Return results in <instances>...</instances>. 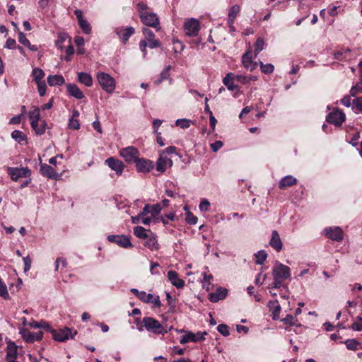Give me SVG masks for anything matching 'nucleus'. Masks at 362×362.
<instances>
[{
  "label": "nucleus",
  "instance_id": "nucleus-1",
  "mask_svg": "<svg viewBox=\"0 0 362 362\" xmlns=\"http://www.w3.org/2000/svg\"><path fill=\"white\" fill-rule=\"evenodd\" d=\"M28 325L34 328H42L46 332L52 333L53 339H69V338L73 339L76 334V330L72 331L67 327L59 329V330L54 329L48 322L43 320L40 322L32 320L31 322H28Z\"/></svg>",
  "mask_w": 362,
  "mask_h": 362
},
{
  "label": "nucleus",
  "instance_id": "nucleus-2",
  "mask_svg": "<svg viewBox=\"0 0 362 362\" xmlns=\"http://www.w3.org/2000/svg\"><path fill=\"white\" fill-rule=\"evenodd\" d=\"M137 327L140 331L145 329L146 331L154 334H163L167 332L162 324L155 318L151 317H145L142 320H139Z\"/></svg>",
  "mask_w": 362,
  "mask_h": 362
},
{
  "label": "nucleus",
  "instance_id": "nucleus-3",
  "mask_svg": "<svg viewBox=\"0 0 362 362\" xmlns=\"http://www.w3.org/2000/svg\"><path fill=\"white\" fill-rule=\"evenodd\" d=\"M143 34L146 40L140 42L139 47L144 54V57H145L146 54V47L153 49L159 47L160 42L158 40L155 39L154 33L150 29L144 28Z\"/></svg>",
  "mask_w": 362,
  "mask_h": 362
},
{
  "label": "nucleus",
  "instance_id": "nucleus-4",
  "mask_svg": "<svg viewBox=\"0 0 362 362\" xmlns=\"http://www.w3.org/2000/svg\"><path fill=\"white\" fill-rule=\"evenodd\" d=\"M97 80L102 88L108 93H112L116 88V82L110 74L99 72L97 74Z\"/></svg>",
  "mask_w": 362,
  "mask_h": 362
},
{
  "label": "nucleus",
  "instance_id": "nucleus-5",
  "mask_svg": "<svg viewBox=\"0 0 362 362\" xmlns=\"http://www.w3.org/2000/svg\"><path fill=\"white\" fill-rule=\"evenodd\" d=\"M272 275L274 279H281L284 281L290 278L291 269L288 266L279 262H276L272 269Z\"/></svg>",
  "mask_w": 362,
  "mask_h": 362
},
{
  "label": "nucleus",
  "instance_id": "nucleus-6",
  "mask_svg": "<svg viewBox=\"0 0 362 362\" xmlns=\"http://www.w3.org/2000/svg\"><path fill=\"white\" fill-rule=\"evenodd\" d=\"M8 174L10 175L13 181H18L20 178H27L31 177V170L28 167H8L6 168Z\"/></svg>",
  "mask_w": 362,
  "mask_h": 362
},
{
  "label": "nucleus",
  "instance_id": "nucleus-7",
  "mask_svg": "<svg viewBox=\"0 0 362 362\" xmlns=\"http://www.w3.org/2000/svg\"><path fill=\"white\" fill-rule=\"evenodd\" d=\"M200 30L199 21L194 18L186 20L184 24V30L189 37H196Z\"/></svg>",
  "mask_w": 362,
  "mask_h": 362
},
{
  "label": "nucleus",
  "instance_id": "nucleus-8",
  "mask_svg": "<svg viewBox=\"0 0 362 362\" xmlns=\"http://www.w3.org/2000/svg\"><path fill=\"white\" fill-rule=\"evenodd\" d=\"M119 155L127 163H135L139 158V151L134 146L123 148L119 151Z\"/></svg>",
  "mask_w": 362,
  "mask_h": 362
},
{
  "label": "nucleus",
  "instance_id": "nucleus-9",
  "mask_svg": "<svg viewBox=\"0 0 362 362\" xmlns=\"http://www.w3.org/2000/svg\"><path fill=\"white\" fill-rule=\"evenodd\" d=\"M141 22L146 25L156 28L158 30L160 28V22L157 15L154 13L148 12L146 14L140 15Z\"/></svg>",
  "mask_w": 362,
  "mask_h": 362
},
{
  "label": "nucleus",
  "instance_id": "nucleus-10",
  "mask_svg": "<svg viewBox=\"0 0 362 362\" xmlns=\"http://www.w3.org/2000/svg\"><path fill=\"white\" fill-rule=\"evenodd\" d=\"M325 233L327 238L334 241L340 242L344 238V232L339 226L326 228Z\"/></svg>",
  "mask_w": 362,
  "mask_h": 362
},
{
  "label": "nucleus",
  "instance_id": "nucleus-11",
  "mask_svg": "<svg viewBox=\"0 0 362 362\" xmlns=\"http://www.w3.org/2000/svg\"><path fill=\"white\" fill-rule=\"evenodd\" d=\"M346 118L345 114L339 110L330 112L327 117V121L336 126H341Z\"/></svg>",
  "mask_w": 362,
  "mask_h": 362
},
{
  "label": "nucleus",
  "instance_id": "nucleus-12",
  "mask_svg": "<svg viewBox=\"0 0 362 362\" xmlns=\"http://www.w3.org/2000/svg\"><path fill=\"white\" fill-rule=\"evenodd\" d=\"M107 240L111 243H115L117 245L124 248H128L132 247V244L129 238L124 235H110L107 236Z\"/></svg>",
  "mask_w": 362,
  "mask_h": 362
},
{
  "label": "nucleus",
  "instance_id": "nucleus-13",
  "mask_svg": "<svg viewBox=\"0 0 362 362\" xmlns=\"http://www.w3.org/2000/svg\"><path fill=\"white\" fill-rule=\"evenodd\" d=\"M173 165V160L165 155L159 153V158L156 161V170L160 173H164Z\"/></svg>",
  "mask_w": 362,
  "mask_h": 362
},
{
  "label": "nucleus",
  "instance_id": "nucleus-14",
  "mask_svg": "<svg viewBox=\"0 0 362 362\" xmlns=\"http://www.w3.org/2000/svg\"><path fill=\"white\" fill-rule=\"evenodd\" d=\"M139 298L146 303H152L155 308H160L161 305L159 296H154L153 294L146 293L145 291H141L139 293Z\"/></svg>",
  "mask_w": 362,
  "mask_h": 362
},
{
  "label": "nucleus",
  "instance_id": "nucleus-15",
  "mask_svg": "<svg viewBox=\"0 0 362 362\" xmlns=\"http://www.w3.org/2000/svg\"><path fill=\"white\" fill-rule=\"evenodd\" d=\"M105 163L112 170L115 171L117 175H122L124 168V165L121 160L113 157H110L105 160Z\"/></svg>",
  "mask_w": 362,
  "mask_h": 362
},
{
  "label": "nucleus",
  "instance_id": "nucleus-16",
  "mask_svg": "<svg viewBox=\"0 0 362 362\" xmlns=\"http://www.w3.org/2000/svg\"><path fill=\"white\" fill-rule=\"evenodd\" d=\"M135 163L136 170L141 173H148L153 168V163L144 158H138Z\"/></svg>",
  "mask_w": 362,
  "mask_h": 362
},
{
  "label": "nucleus",
  "instance_id": "nucleus-17",
  "mask_svg": "<svg viewBox=\"0 0 362 362\" xmlns=\"http://www.w3.org/2000/svg\"><path fill=\"white\" fill-rule=\"evenodd\" d=\"M242 63L243 66L250 71L255 70L257 65V62L252 61V55L250 51L245 52L243 55Z\"/></svg>",
  "mask_w": 362,
  "mask_h": 362
},
{
  "label": "nucleus",
  "instance_id": "nucleus-18",
  "mask_svg": "<svg viewBox=\"0 0 362 362\" xmlns=\"http://www.w3.org/2000/svg\"><path fill=\"white\" fill-rule=\"evenodd\" d=\"M168 278L171 284L177 288H183L185 286V281L181 279L176 272L169 271L168 272Z\"/></svg>",
  "mask_w": 362,
  "mask_h": 362
},
{
  "label": "nucleus",
  "instance_id": "nucleus-19",
  "mask_svg": "<svg viewBox=\"0 0 362 362\" xmlns=\"http://www.w3.org/2000/svg\"><path fill=\"white\" fill-rule=\"evenodd\" d=\"M117 35L122 40L123 43H126L130 36L134 33V28L133 27H127L125 29L116 30Z\"/></svg>",
  "mask_w": 362,
  "mask_h": 362
},
{
  "label": "nucleus",
  "instance_id": "nucleus-20",
  "mask_svg": "<svg viewBox=\"0 0 362 362\" xmlns=\"http://www.w3.org/2000/svg\"><path fill=\"white\" fill-rule=\"evenodd\" d=\"M40 173L42 175L51 179H57L59 177L54 169L45 163L40 165Z\"/></svg>",
  "mask_w": 362,
  "mask_h": 362
},
{
  "label": "nucleus",
  "instance_id": "nucleus-21",
  "mask_svg": "<svg viewBox=\"0 0 362 362\" xmlns=\"http://www.w3.org/2000/svg\"><path fill=\"white\" fill-rule=\"evenodd\" d=\"M270 245L275 249L277 252H279L283 247V244L280 236L276 230H273L272 233V238L270 240Z\"/></svg>",
  "mask_w": 362,
  "mask_h": 362
},
{
  "label": "nucleus",
  "instance_id": "nucleus-22",
  "mask_svg": "<svg viewBox=\"0 0 362 362\" xmlns=\"http://www.w3.org/2000/svg\"><path fill=\"white\" fill-rule=\"evenodd\" d=\"M227 289L219 288L215 292L210 293L209 300L213 303H216L220 300L225 298V297L227 296Z\"/></svg>",
  "mask_w": 362,
  "mask_h": 362
},
{
  "label": "nucleus",
  "instance_id": "nucleus-23",
  "mask_svg": "<svg viewBox=\"0 0 362 362\" xmlns=\"http://www.w3.org/2000/svg\"><path fill=\"white\" fill-rule=\"evenodd\" d=\"M67 91L69 95L72 97H74L76 99H82L84 98V95L83 92L80 90V88L75 84L68 83L66 85Z\"/></svg>",
  "mask_w": 362,
  "mask_h": 362
},
{
  "label": "nucleus",
  "instance_id": "nucleus-24",
  "mask_svg": "<svg viewBox=\"0 0 362 362\" xmlns=\"http://www.w3.org/2000/svg\"><path fill=\"white\" fill-rule=\"evenodd\" d=\"M18 346L13 341H8L7 345L6 359H16Z\"/></svg>",
  "mask_w": 362,
  "mask_h": 362
},
{
  "label": "nucleus",
  "instance_id": "nucleus-25",
  "mask_svg": "<svg viewBox=\"0 0 362 362\" xmlns=\"http://www.w3.org/2000/svg\"><path fill=\"white\" fill-rule=\"evenodd\" d=\"M297 183V180L292 175H286L283 177L279 183V187L281 189H286L288 187L293 186Z\"/></svg>",
  "mask_w": 362,
  "mask_h": 362
},
{
  "label": "nucleus",
  "instance_id": "nucleus-26",
  "mask_svg": "<svg viewBox=\"0 0 362 362\" xmlns=\"http://www.w3.org/2000/svg\"><path fill=\"white\" fill-rule=\"evenodd\" d=\"M235 79V76L233 73H228L224 77L223 83L229 90L234 91L235 89H238V86L234 84Z\"/></svg>",
  "mask_w": 362,
  "mask_h": 362
},
{
  "label": "nucleus",
  "instance_id": "nucleus-27",
  "mask_svg": "<svg viewBox=\"0 0 362 362\" xmlns=\"http://www.w3.org/2000/svg\"><path fill=\"white\" fill-rule=\"evenodd\" d=\"M47 83L50 86H61L65 83V80L62 75H49L47 77Z\"/></svg>",
  "mask_w": 362,
  "mask_h": 362
},
{
  "label": "nucleus",
  "instance_id": "nucleus-28",
  "mask_svg": "<svg viewBox=\"0 0 362 362\" xmlns=\"http://www.w3.org/2000/svg\"><path fill=\"white\" fill-rule=\"evenodd\" d=\"M28 117L30 120L31 125L41 121L40 108L37 106L33 107V109L28 113Z\"/></svg>",
  "mask_w": 362,
  "mask_h": 362
},
{
  "label": "nucleus",
  "instance_id": "nucleus-29",
  "mask_svg": "<svg viewBox=\"0 0 362 362\" xmlns=\"http://www.w3.org/2000/svg\"><path fill=\"white\" fill-rule=\"evenodd\" d=\"M268 307L269 308L270 311L272 313L273 320L279 319V314L281 312V306L278 301H270L268 303Z\"/></svg>",
  "mask_w": 362,
  "mask_h": 362
},
{
  "label": "nucleus",
  "instance_id": "nucleus-30",
  "mask_svg": "<svg viewBox=\"0 0 362 362\" xmlns=\"http://www.w3.org/2000/svg\"><path fill=\"white\" fill-rule=\"evenodd\" d=\"M78 79L79 82L84 84L87 87H90L93 85L92 76L88 74L83 72L78 73Z\"/></svg>",
  "mask_w": 362,
  "mask_h": 362
},
{
  "label": "nucleus",
  "instance_id": "nucleus-31",
  "mask_svg": "<svg viewBox=\"0 0 362 362\" xmlns=\"http://www.w3.org/2000/svg\"><path fill=\"white\" fill-rule=\"evenodd\" d=\"M350 53H351L350 49H345L343 50H339V51L334 52V59H336L337 60H340V61L348 60V59H351Z\"/></svg>",
  "mask_w": 362,
  "mask_h": 362
},
{
  "label": "nucleus",
  "instance_id": "nucleus-32",
  "mask_svg": "<svg viewBox=\"0 0 362 362\" xmlns=\"http://www.w3.org/2000/svg\"><path fill=\"white\" fill-rule=\"evenodd\" d=\"M146 239V240L144 243V245L146 247H147L148 248H149L151 250H158V248H159L158 243L157 242V240H156V238L155 235H151V236L148 235V238Z\"/></svg>",
  "mask_w": 362,
  "mask_h": 362
},
{
  "label": "nucleus",
  "instance_id": "nucleus-33",
  "mask_svg": "<svg viewBox=\"0 0 362 362\" xmlns=\"http://www.w3.org/2000/svg\"><path fill=\"white\" fill-rule=\"evenodd\" d=\"M31 127L37 134L42 135L45 132L47 124L45 120H41L39 122L31 125Z\"/></svg>",
  "mask_w": 362,
  "mask_h": 362
},
{
  "label": "nucleus",
  "instance_id": "nucleus-34",
  "mask_svg": "<svg viewBox=\"0 0 362 362\" xmlns=\"http://www.w3.org/2000/svg\"><path fill=\"white\" fill-rule=\"evenodd\" d=\"M240 6L238 5H234L233 6L229 12H228V24H233L234 21L238 16V14L240 12Z\"/></svg>",
  "mask_w": 362,
  "mask_h": 362
},
{
  "label": "nucleus",
  "instance_id": "nucleus-35",
  "mask_svg": "<svg viewBox=\"0 0 362 362\" xmlns=\"http://www.w3.org/2000/svg\"><path fill=\"white\" fill-rule=\"evenodd\" d=\"M23 337L25 339H42L43 336V332L42 331H38L36 334H31L28 332L26 329L22 332Z\"/></svg>",
  "mask_w": 362,
  "mask_h": 362
},
{
  "label": "nucleus",
  "instance_id": "nucleus-36",
  "mask_svg": "<svg viewBox=\"0 0 362 362\" xmlns=\"http://www.w3.org/2000/svg\"><path fill=\"white\" fill-rule=\"evenodd\" d=\"M32 76L35 83L42 82V79L45 76V72L40 68H34L32 71Z\"/></svg>",
  "mask_w": 362,
  "mask_h": 362
},
{
  "label": "nucleus",
  "instance_id": "nucleus-37",
  "mask_svg": "<svg viewBox=\"0 0 362 362\" xmlns=\"http://www.w3.org/2000/svg\"><path fill=\"white\" fill-rule=\"evenodd\" d=\"M351 108L356 113L362 112V97H356L352 100Z\"/></svg>",
  "mask_w": 362,
  "mask_h": 362
},
{
  "label": "nucleus",
  "instance_id": "nucleus-38",
  "mask_svg": "<svg viewBox=\"0 0 362 362\" xmlns=\"http://www.w3.org/2000/svg\"><path fill=\"white\" fill-rule=\"evenodd\" d=\"M348 349L356 351L362 348V342L361 341H344Z\"/></svg>",
  "mask_w": 362,
  "mask_h": 362
},
{
  "label": "nucleus",
  "instance_id": "nucleus-39",
  "mask_svg": "<svg viewBox=\"0 0 362 362\" xmlns=\"http://www.w3.org/2000/svg\"><path fill=\"white\" fill-rule=\"evenodd\" d=\"M11 137L19 144H22L23 141L26 140V136L19 130L12 132Z\"/></svg>",
  "mask_w": 362,
  "mask_h": 362
},
{
  "label": "nucleus",
  "instance_id": "nucleus-40",
  "mask_svg": "<svg viewBox=\"0 0 362 362\" xmlns=\"http://www.w3.org/2000/svg\"><path fill=\"white\" fill-rule=\"evenodd\" d=\"M133 231L134 235L139 238L145 239L148 238L146 230L142 226L134 227Z\"/></svg>",
  "mask_w": 362,
  "mask_h": 362
},
{
  "label": "nucleus",
  "instance_id": "nucleus-41",
  "mask_svg": "<svg viewBox=\"0 0 362 362\" xmlns=\"http://www.w3.org/2000/svg\"><path fill=\"white\" fill-rule=\"evenodd\" d=\"M203 276V282L202 286L206 290L209 291L210 289L211 281L213 279V276L211 274H206V273L202 274Z\"/></svg>",
  "mask_w": 362,
  "mask_h": 362
},
{
  "label": "nucleus",
  "instance_id": "nucleus-42",
  "mask_svg": "<svg viewBox=\"0 0 362 362\" xmlns=\"http://www.w3.org/2000/svg\"><path fill=\"white\" fill-rule=\"evenodd\" d=\"M264 42L262 38H258L255 44V57L257 56V54L264 49Z\"/></svg>",
  "mask_w": 362,
  "mask_h": 362
},
{
  "label": "nucleus",
  "instance_id": "nucleus-43",
  "mask_svg": "<svg viewBox=\"0 0 362 362\" xmlns=\"http://www.w3.org/2000/svg\"><path fill=\"white\" fill-rule=\"evenodd\" d=\"M78 24L84 33L89 34L90 33L91 26L86 19L78 21Z\"/></svg>",
  "mask_w": 362,
  "mask_h": 362
},
{
  "label": "nucleus",
  "instance_id": "nucleus-44",
  "mask_svg": "<svg viewBox=\"0 0 362 362\" xmlns=\"http://www.w3.org/2000/svg\"><path fill=\"white\" fill-rule=\"evenodd\" d=\"M255 257H256V263L257 264H262L267 257V254L266 253L265 251L264 250H260L259 252H257V254H255Z\"/></svg>",
  "mask_w": 362,
  "mask_h": 362
},
{
  "label": "nucleus",
  "instance_id": "nucleus-45",
  "mask_svg": "<svg viewBox=\"0 0 362 362\" xmlns=\"http://www.w3.org/2000/svg\"><path fill=\"white\" fill-rule=\"evenodd\" d=\"M260 69L263 73L269 74L274 71V66L272 64H264L262 62H260Z\"/></svg>",
  "mask_w": 362,
  "mask_h": 362
},
{
  "label": "nucleus",
  "instance_id": "nucleus-46",
  "mask_svg": "<svg viewBox=\"0 0 362 362\" xmlns=\"http://www.w3.org/2000/svg\"><path fill=\"white\" fill-rule=\"evenodd\" d=\"M160 211H161L160 204H156L154 205H151L150 214H151V216H152V218H156V216L160 213Z\"/></svg>",
  "mask_w": 362,
  "mask_h": 362
},
{
  "label": "nucleus",
  "instance_id": "nucleus-47",
  "mask_svg": "<svg viewBox=\"0 0 362 362\" xmlns=\"http://www.w3.org/2000/svg\"><path fill=\"white\" fill-rule=\"evenodd\" d=\"M0 296L2 297L4 299H8L9 298V294L7 291V287L6 284L1 281L0 279Z\"/></svg>",
  "mask_w": 362,
  "mask_h": 362
},
{
  "label": "nucleus",
  "instance_id": "nucleus-48",
  "mask_svg": "<svg viewBox=\"0 0 362 362\" xmlns=\"http://www.w3.org/2000/svg\"><path fill=\"white\" fill-rule=\"evenodd\" d=\"M191 120L187 119H178L175 122V124L182 129H187L189 127Z\"/></svg>",
  "mask_w": 362,
  "mask_h": 362
},
{
  "label": "nucleus",
  "instance_id": "nucleus-49",
  "mask_svg": "<svg viewBox=\"0 0 362 362\" xmlns=\"http://www.w3.org/2000/svg\"><path fill=\"white\" fill-rule=\"evenodd\" d=\"M69 128L74 130H78L80 129V123L78 119L75 118H69L68 123Z\"/></svg>",
  "mask_w": 362,
  "mask_h": 362
},
{
  "label": "nucleus",
  "instance_id": "nucleus-50",
  "mask_svg": "<svg viewBox=\"0 0 362 362\" xmlns=\"http://www.w3.org/2000/svg\"><path fill=\"white\" fill-rule=\"evenodd\" d=\"M281 321L284 322V323L286 325H294L297 322V320L291 315H286L285 317L281 319Z\"/></svg>",
  "mask_w": 362,
  "mask_h": 362
},
{
  "label": "nucleus",
  "instance_id": "nucleus-51",
  "mask_svg": "<svg viewBox=\"0 0 362 362\" xmlns=\"http://www.w3.org/2000/svg\"><path fill=\"white\" fill-rule=\"evenodd\" d=\"M217 329L223 337H228L230 334L229 327L226 325H219L217 327Z\"/></svg>",
  "mask_w": 362,
  "mask_h": 362
},
{
  "label": "nucleus",
  "instance_id": "nucleus-52",
  "mask_svg": "<svg viewBox=\"0 0 362 362\" xmlns=\"http://www.w3.org/2000/svg\"><path fill=\"white\" fill-rule=\"evenodd\" d=\"M136 6H137V10L139 12V16L141 14L145 15L148 13V11H147L148 6H147L146 4H145L144 2H139L137 4Z\"/></svg>",
  "mask_w": 362,
  "mask_h": 362
},
{
  "label": "nucleus",
  "instance_id": "nucleus-53",
  "mask_svg": "<svg viewBox=\"0 0 362 362\" xmlns=\"http://www.w3.org/2000/svg\"><path fill=\"white\" fill-rule=\"evenodd\" d=\"M37 86V90L39 95L42 97L45 95L47 86L45 81L39 82L36 83Z\"/></svg>",
  "mask_w": 362,
  "mask_h": 362
},
{
  "label": "nucleus",
  "instance_id": "nucleus-54",
  "mask_svg": "<svg viewBox=\"0 0 362 362\" xmlns=\"http://www.w3.org/2000/svg\"><path fill=\"white\" fill-rule=\"evenodd\" d=\"M235 78L238 82H240L243 84H247L250 82V78L249 76L245 75H236L235 76Z\"/></svg>",
  "mask_w": 362,
  "mask_h": 362
},
{
  "label": "nucleus",
  "instance_id": "nucleus-55",
  "mask_svg": "<svg viewBox=\"0 0 362 362\" xmlns=\"http://www.w3.org/2000/svg\"><path fill=\"white\" fill-rule=\"evenodd\" d=\"M18 40L25 47L30 46V41L21 31L18 30Z\"/></svg>",
  "mask_w": 362,
  "mask_h": 362
},
{
  "label": "nucleus",
  "instance_id": "nucleus-56",
  "mask_svg": "<svg viewBox=\"0 0 362 362\" xmlns=\"http://www.w3.org/2000/svg\"><path fill=\"white\" fill-rule=\"evenodd\" d=\"M197 217L194 216L192 213L187 212L186 214V221L189 223L194 225L197 223Z\"/></svg>",
  "mask_w": 362,
  "mask_h": 362
},
{
  "label": "nucleus",
  "instance_id": "nucleus-57",
  "mask_svg": "<svg viewBox=\"0 0 362 362\" xmlns=\"http://www.w3.org/2000/svg\"><path fill=\"white\" fill-rule=\"evenodd\" d=\"M351 327L354 330L362 331V318L358 317V320L351 325Z\"/></svg>",
  "mask_w": 362,
  "mask_h": 362
},
{
  "label": "nucleus",
  "instance_id": "nucleus-58",
  "mask_svg": "<svg viewBox=\"0 0 362 362\" xmlns=\"http://www.w3.org/2000/svg\"><path fill=\"white\" fill-rule=\"evenodd\" d=\"M176 151V148L173 146H170L167 147L165 149L160 151L159 153H161L163 155H165V156H168L170 154L175 153Z\"/></svg>",
  "mask_w": 362,
  "mask_h": 362
},
{
  "label": "nucleus",
  "instance_id": "nucleus-59",
  "mask_svg": "<svg viewBox=\"0 0 362 362\" xmlns=\"http://www.w3.org/2000/svg\"><path fill=\"white\" fill-rule=\"evenodd\" d=\"M362 93V87L356 85L351 87L350 90V95L353 97H355L357 94Z\"/></svg>",
  "mask_w": 362,
  "mask_h": 362
},
{
  "label": "nucleus",
  "instance_id": "nucleus-60",
  "mask_svg": "<svg viewBox=\"0 0 362 362\" xmlns=\"http://www.w3.org/2000/svg\"><path fill=\"white\" fill-rule=\"evenodd\" d=\"M351 95H345L343 98L341 99V103L349 107H352V101H351Z\"/></svg>",
  "mask_w": 362,
  "mask_h": 362
},
{
  "label": "nucleus",
  "instance_id": "nucleus-61",
  "mask_svg": "<svg viewBox=\"0 0 362 362\" xmlns=\"http://www.w3.org/2000/svg\"><path fill=\"white\" fill-rule=\"evenodd\" d=\"M23 259L24 264H25L24 272H27L28 271H29L30 269L32 261H31V259L29 257V255L23 257Z\"/></svg>",
  "mask_w": 362,
  "mask_h": 362
},
{
  "label": "nucleus",
  "instance_id": "nucleus-62",
  "mask_svg": "<svg viewBox=\"0 0 362 362\" xmlns=\"http://www.w3.org/2000/svg\"><path fill=\"white\" fill-rule=\"evenodd\" d=\"M171 66H167L160 74V79L158 81V83H160L162 80L166 79L169 77V71L170 70Z\"/></svg>",
  "mask_w": 362,
  "mask_h": 362
},
{
  "label": "nucleus",
  "instance_id": "nucleus-63",
  "mask_svg": "<svg viewBox=\"0 0 362 362\" xmlns=\"http://www.w3.org/2000/svg\"><path fill=\"white\" fill-rule=\"evenodd\" d=\"M65 52L66 54V56L65 57V60L66 62H69L70 60V57L74 54V49L72 45H69L66 47Z\"/></svg>",
  "mask_w": 362,
  "mask_h": 362
},
{
  "label": "nucleus",
  "instance_id": "nucleus-64",
  "mask_svg": "<svg viewBox=\"0 0 362 362\" xmlns=\"http://www.w3.org/2000/svg\"><path fill=\"white\" fill-rule=\"evenodd\" d=\"M209 206V202L206 199H204L199 204V209L202 211H208Z\"/></svg>",
  "mask_w": 362,
  "mask_h": 362
}]
</instances>
